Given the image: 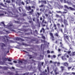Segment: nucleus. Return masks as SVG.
Listing matches in <instances>:
<instances>
[{"mask_svg":"<svg viewBox=\"0 0 75 75\" xmlns=\"http://www.w3.org/2000/svg\"><path fill=\"white\" fill-rule=\"evenodd\" d=\"M1 23L4 25V27L5 28H8L11 31H12L13 32H14L15 31V30L12 29V28H14L13 25L12 24H11L10 23H8V25L7 26L4 25V23L3 22H1Z\"/></svg>","mask_w":75,"mask_h":75,"instance_id":"nucleus-1","label":"nucleus"},{"mask_svg":"<svg viewBox=\"0 0 75 75\" xmlns=\"http://www.w3.org/2000/svg\"><path fill=\"white\" fill-rule=\"evenodd\" d=\"M7 14H8V16H10L11 17H18V15L15 14H13L11 12H9L8 14L7 13Z\"/></svg>","mask_w":75,"mask_h":75,"instance_id":"nucleus-2","label":"nucleus"},{"mask_svg":"<svg viewBox=\"0 0 75 75\" xmlns=\"http://www.w3.org/2000/svg\"><path fill=\"white\" fill-rule=\"evenodd\" d=\"M54 73L55 75H58V74H59V72H61V71H59V69H58V68L56 67L55 69L54 70Z\"/></svg>","mask_w":75,"mask_h":75,"instance_id":"nucleus-3","label":"nucleus"},{"mask_svg":"<svg viewBox=\"0 0 75 75\" xmlns=\"http://www.w3.org/2000/svg\"><path fill=\"white\" fill-rule=\"evenodd\" d=\"M41 41L42 42H44V44L43 45V51H44V49L45 48V46H46V44H49L50 43H47V42L45 40H41Z\"/></svg>","mask_w":75,"mask_h":75,"instance_id":"nucleus-4","label":"nucleus"},{"mask_svg":"<svg viewBox=\"0 0 75 75\" xmlns=\"http://www.w3.org/2000/svg\"><path fill=\"white\" fill-rule=\"evenodd\" d=\"M47 0V2H48V5L50 7V9L52 10L53 8V7H52V6H51V5H50V4H49V3H50L51 4L52 3H53V2H54V1H54V0H51V1H48Z\"/></svg>","mask_w":75,"mask_h":75,"instance_id":"nucleus-5","label":"nucleus"},{"mask_svg":"<svg viewBox=\"0 0 75 75\" xmlns=\"http://www.w3.org/2000/svg\"><path fill=\"white\" fill-rule=\"evenodd\" d=\"M66 8H67V9H68V10H72V11H74L75 10V9L71 7H68L67 6H66Z\"/></svg>","mask_w":75,"mask_h":75,"instance_id":"nucleus-6","label":"nucleus"},{"mask_svg":"<svg viewBox=\"0 0 75 75\" xmlns=\"http://www.w3.org/2000/svg\"><path fill=\"white\" fill-rule=\"evenodd\" d=\"M16 40H17V41H18L19 40H21V41H24V40L20 38H16Z\"/></svg>","mask_w":75,"mask_h":75,"instance_id":"nucleus-7","label":"nucleus"},{"mask_svg":"<svg viewBox=\"0 0 75 75\" xmlns=\"http://www.w3.org/2000/svg\"><path fill=\"white\" fill-rule=\"evenodd\" d=\"M0 45H1V49H3H3H4V48H3V47H5V46H6V45H5V44L3 43H0Z\"/></svg>","mask_w":75,"mask_h":75,"instance_id":"nucleus-8","label":"nucleus"},{"mask_svg":"<svg viewBox=\"0 0 75 75\" xmlns=\"http://www.w3.org/2000/svg\"><path fill=\"white\" fill-rule=\"evenodd\" d=\"M66 55V54H65L64 55V56H62V60H63V61H64V60H65L66 59V58H65V57H66V56L65 55Z\"/></svg>","mask_w":75,"mask_h":75,"instance_id":"nucleus-9","label":"nucleus"},{"mask_svg":"<svg viewBox=\"0 0 75 75\" xmlns=\"http://www.w3.org/2000/svg\"><path fill=\"white\" fill-rule=\"evenodd\" d=\"M50 34L51 36L52 37V41H54V36H53V35L52 34V33H50Z\"/></svg>","mask_w":75,"mask_h":75,"instance_id":"nucleus-10","label":"nucleus"},{"mask_svg":"<svg viewBox=\"0 0 75 75\" xmlns=\"http://www.w3.org/2000/svg\"><path fill=\"white\" fill-rule=\"evenodd\" d=\"M5 38H6V40H7V42H8V40L7 39V38H9L8 36H5L4 37H3V39H4V40H5Z\"/></svg>","mask_w":75,"mask_h":75,"instance_id":"nucleus-11","label":"nucleus"},{"mask_svg":"<svg viewBox=\"0 0 75 75\" xmlns=\"http://www.w3.org/2000/svg\"><path fill=\"white\" fill-rule=\"evenodd\" d=\"M43 31V33H45V29H44V28H42V30H41L40 31V32L41 33V32H42V31Z\"/></svg>","mask_w":75,"mask_h":75,"instance_id":"nucleus-12","label":"nucleus"},{"mask_svg":"<svg viewBox=\"0 0 75 75\" xmlns=\"http://www.w3.org/2000/svg\"><path fill=\"white\" fill-rule=\"evenodd\" d=\"M75 52H72V53L70 54V56L71 57L72 56H75Z\"/></svg>","mask_w":75,"mask_h":75,"instance_id":"nucleus-13","label":"nucleus"},{"mask_svg":"<svg viewBox=\"0 0 75 75\" xmlns=\"http://www.w3.org/2000/svg\"><path fill=\"white\" fill-rule=\"evenodd\" d=\"M2 59H3V61L4 62V61H7V59H8L7 58H6L3 57Z\"/></svg>","mask_w":75,"mask_h":75,"instance_id":"nucleus-14","label":"nucleus"},{"mask_svg":"<svg viewBox=\"0 0 75 75\" xmlns=\"http://www.w3.org/2000/svg\"><path fill=\"white\" fill-rule=\"evenodd\" d=\"M17 44H19V45H25V43H22V44L20 43L19 42H17Z\"/></svg>","mask_w":75,"mask_h":75,"instance_id":"nucleus-15","label":"nucleus"},{"mask_svg":"<svg viewBox=\"0 0 75 75\" xmlns=\"http://www.w3.org/2000/svg\"><path fill=\"white\" fill-rule=\"evenodd\" d=\"M41 2L42 3H44V4H46L47 3V2L45 1H41Z\"/></svg>","mask_w":75,"mask_h":75,"instance_id":"nucleus-16","label":"nucleus"},{"mask_svg":"<svg viewBox=\"0 0 75 75\" xmlns=\"http://www.w3.org/2000/svg\"><path fill=\"white\" fill-rule=\"evenodd\" d=\"M25 2H26V4H28L29 3H30V0H27L26 1H25Z\"/></svg>","mask_w":75,"mask_h":75,"instance_id":"nucleus-17","label":"nucleus"},{"mask_svg":"<svg viewBox=\"0 0 75 75\" xmlns=\"http://www.w3.org/2000/svg\"><path fill=\"white\" fill-rule=\"evenodd\" d=\"M40 75H47V73L44 71L42 74H40Z\"/></svg>","mask_w":75,"mask_h":75,"instance_id":"nucleus-18","label":"nucleus"},{"mask_svg":"<svg viewBox=\"0 0 75 75\" xmlns=\"http://www.w3.org/2000/svg\"><path fill=\"white\" fill-rule=\"evenodd\" d=\"M60 68H61V69H62L61 72H62V71H64V67H63L61 66L60 67Z\"/></svg>","mask_w":75,"mask_h":75,"instance_id":"nucleus-19","label":"nucleus"},{"mask_svg":"<svg viewBox=\"0 0 75 75\" xmlns=\"http://www.w3.org/2000/svg\"><path fill=\"white\" fill-rule=\"evenodd\" d=\"M19 64H23V62L19 60L18 62Z\"/></svg>","mask_w":75,"mask_h":75,"instance_id":"nucleus-20","label":"nucleus"},{"mask_svg":"<svg viewBox=\"0 0 75 75\" xmlns=\"http://www.w3.org/2000/svg\"><path fill=\"white\" fill-rule=\"evenodd\" d=\"M27 10H31V7L30 6H29L27 8Z\"/></svg>","mask_w":75,"mask_h":75,"instance_id":"nucleus-21","label":"nucleus"},{"mask_svg":"<svg viewBox=\"0 0 75 75\" xmlns=\"http://www.w3.org/2000/svg\"><path fill=\"white\" fill-rule=\"evenodd\" d=\"M34 11H33V9H32L31 11H30L29 12L31 14H33V12Z\"/></svg>","mask_w":75,"mask_h":75,"instance_id":"nucleus-22","label":"nucleus"},{"mask_svg":"<svg viewBox=\"0 0 75 75\" xmlns=\"http://www.w3.org/2000/svg\"><path fill=\"white\" fill-rule=\"evenodd\" d=\"M18 20L19 21H20V20H21V21H24V19L23 18H22V19L19 18L18 19Z\"/></svg>","mask_w":75,"mask_h":75,"instance_id":"nucleus-23","label":"nucleus"},{"mask_svg":"<svg viewBox=\"0 0 75 75\" xmlns=\"http://www.w3.org/2000/svg\"><path fill=\"white\" fill-rule=\"evenodd\" d=\"M29 69H31L32 68V66H29L28 67Z\"/></svg>","mask_w":75,"mask_h":75,"instance_id":"nucleus-24","label":"nucleus"},{"mask_svg":"<svg viewBox=\"0 0 75 75\" xmlns=\"http://www.w3.org/2000/svg\"><path fill=\"white\" fill-rule=\"evenodd\" d=\"M55 6L56 7H58V4L57 3H55Z\"/></svg>","mask_w":75,"mask_h":75,"instance_id":"nucleus-25","label":"nucleus"},{"mask_svg":"<svg viewBox=\"0 0 75 75\" xmlns=\"http://www.w3.org/2000/svg\"><path fill=\"white\" fill-rule=\"evenodd\" d=\"M67 53H68V54H69V55H70L71 54H70V53H71V51H67L66 52Z\"/></svg>","mask_w":75,"mask_h":75,"instance_id":"nucleus-26","label":"nucleus"},{"mask_svg":"<svg viewBox=\"0 0 75 75\" xmlns=\"http://www.w3.org/2000/svg\"><path fill=\"white\" fill-rule=\"evenodd\" d=\"M66 3H68V4H69L70 3V2L69 1V0H67Z\"/></svg>","mask_w":75,"mask_h":75,"instance_id":"nucleus-27","label":"nucleus"},{"mask_svg":"<svg viewBox=\"0 0 75 75\" xmlns=\"http://www.w3.org/2000/svg\"><path fill=\"white\" fill-rule=\"evenodd\" d=\"M56 17L57 18H59V17H60V16H59V15H58L57 14H56Z\"/></svg>","mask_w":75,"mask_h":75,"instance_id":"nucleus-28","label":"nucleus"},{"mask_svg":"<svg viewBox=\"0 0 75 75\" xmlns=\"http://www.w3.org/2000/svg\"><path fill=\"white\" fill-rule=\"evenodd\" d=\"M57 25L58 28H59L60 27V24L59 23H57Z\"/></svg>","mask_w":75,"mask_h":75,"instance_id":"nucleus-29","label":"nucleus"},{"mask_svg":"<svg viewBox=\"0 0 75 75\" xmlns=\"http://www.w3.org/2000/svg\"><path fill=\"white\" fill-rule=\"evenodd\" d=\"M22 9V8L21 7H19V10L20 12H21V10Z\"/></svg>","mask_w":75,"mask_h":75,"instance_id":"nucleus-30","label":"nucleus"},{"mask_svg":"<svg viewBox=\"0 0 75 75\" xmlns=\"http://www.w3.org/2000/svg\"><path fill=\"white\" fill-rule=\"evenodd\" d=\"M56 12L57 13H61L62 14V12L61 11H56Z\"/></svg>","mask_w":75,"mask_h":75,"instance_id":"nucleus-31","label":"nucleus"},{"mask_svg":"<svg viewBox=\"0 0 75 75\" xmlns=\"http://www.w3.org/2000/svg\"><path fill=\"white\" fill-rule=\"evenodd\" d=\"M60 44L61 45L62 47L63 48H64V47H62V43L61 42H60Z\"/></svg>","mask_w":75,"mask_h":75,"instance_id":"nucleus-32","label":"nucleus"},{"mask_svg":"<svg viewBox=\"0 0 75 75\" xmlns=\"http://www.w3.org/2000/svg\"><path fill=\"white\" fill-rule=\"evenodd\" d=\"M37 22L38 23H39V26H40V24L39 23V19H37Z\"/></svg>","mask_w":75,"mask_h":75,"instance_id":"nucleus-33","label":"nucleus"},{"mask_svg":"<svg viewBox=\"0 0 75 75\" xmlns=\"http://www.w3.org/2000/svg\"><path fill=\"white\" fill-rule=\"evenodd\" d=\"M6 3H10V1H8V0L6 1Z\"/></svg>","mask_w":75,"mask_h":75,"instance_id":"nucleus-34","label":"nucleus"},{"mask_svg":"<svg viewBox=\"0 0 75 75\" xmlns=\"http://www.w3.org/2000/svg\"><path fill=\"white\" fill-rule=\"evenodd\" d=\"M60 65V62H58L57 63V66H58V67H59Z\"/></svg>","mask_w":75,"mask_h":75,"instance_id":"nucleus-35","label":"nucleus"},{"mask_svg":"<svg viewBox=\"0 0 75 75\" xmlns=\"http://www.w3.org/2000/svg\"><path fill=\"white\" fill-rule=\"evenodd\" d=\"M24 61L25 62H24V64H27V60H24Z\"/></svg>","mask_w":75,"mask_h":75,"instance_id":"nucleus-36","label":"nucleus"},{"mask_svg":"<svg viewBox=\"0 0 75 75\" xmlns=\"http://www.w3.org/2000/svg\"><path fill=\"white\" fill-rule=\"evenodd\" d=\"M44 54V53H43V54H40V57H44V55H43Z\"/></svg>","mask_w":75,"mask_h":75,"instance_id":"nucleus-37","label":"nucleus"},{"mask_svg":"<svg viewBox=\"0 0 75 75\" xmlns=\"http://www.w3.org/2000/svg\"><path fill=\"white\" fill-rule=\"evenodd\" d=\"M14 22H15V23H19V22L18 21H14Z\"/></svg>","mask_w":75,"mask_h":75,"instance_id":"nucleus-38","label":"nucleus"},{"mask_svg":"<svg viewBox=\"0 0 75 75\" xmlns=\"http://www.w3.org/2000/svg\"><path fill=\"white\" fill-rule=\"evenodd\" d=\"M42 38L43 39H44V40H45V36H42Z\"/></svg>","mask_w":75,"mask_h":75,"instance_id":"nucleus-39","label":"nucleus"},{"mask_svg":"<svg viewBox=\"0 0 75 75\" xmlns=\"http://www.w3.org/2000/svg\"><path fill=\"white\" fill-rule=\"evenodd\" d=\"M64 24H65V25H66V20H65V19L64 20Z\"/></svg>","mask_w":75,"mask_h":75,"instance_id":"nucleus-40","label":"nucleus"},{"mask_svg":"<svg viewBox=\"0 0 75 75\" xmlns=\"http://www.w3.org/2000/svg\"><path fill=\"white\" fill-rule=\"evenodd\" d=\"M41 50L42 51V44L41 46Z\"/></svg>","mask_w":75,"mask_h":75,"instance_id":"nucleus-41","label":"nucleus"},{"mask_svg":"<svg viewBox=\"0 0 75 75\" xmlns=\"http://www.w3.org/2000/svg\"><path fill=\"white\" fill-rule=\"evenodd\" d=\"M28 74V73H26L24 74H23L22 75H27Z\"/></svg>","mask_w":75,"mask_h":75,"instance_id":"nucleus-42","label":"nucleus"},{"mask_svg":"<svg viewBox=\"0 0 75 75\" xmlns=\"http://www.w3.org/2000/svg\"><path fill=\"white\" fill-rule=\"evenodd\" d=\"M47 54H50V51L49 50H48L47 51Z\"/></svg>","mask_w":75,"mask_h":75,"instance_id":"nucleus-43","label":"nucleus"},{"mask_svg":"<svg viewBox=\"0 0 75 75\" xmlns=\"http://www.w3.org/2000/svg\"><path fill=\"white\" fill-rule=\"evenodd\" d=\"M0 6H3V7H4V4H2L1 3H0Z\"/></svg>","mask_w":75,"mask_h":75,"instance_id":"nucleus-44","label":"nucleus"},{"mask_svg":"<svg viewBox=\"0 0 75 75\" xmlns=\"http://www.w3.org/2000/svg\"><path fill=\"white\" fill-rule=\"evenodd\" d=\"M62 64H63L64 65V66H66V63H62Z\"/></svg>","mask_w":75,"mask_h":75,"instance_id":"nucleus-45","label":"nucleus"},{"mask_svg":"<svg viewBox=\"0 0 75 75\" xmlns=\"http://www.w3.org/2000/svg\"><path fill=\"white\" fill-rule=\"evenodd\" d=\"M6 33H8V34L9 33H10L11 32H9V31H6Z\"/></svg>","mask_w":75,"mask_h":75,"instance_id":"nucleus-46","label":"nucleus"},{"mask_svg":"<svg viewBox=\"0 0 75 75\" xmlns=\"http://www.w3.org/2000/svg\"><path fill=\"white\" fill-rule=\"evenodd\" d=\"M4 16V14L3 13L0 14V17H1V16Z\"/></svg>","mask_w":75,"mask_h":75,"instance_id":"nucleus-47","label":"nucleus"},{"mask_svg":"<svg viewBox=\"0 0 75 75\" xmlns=\"http://www.w3.org/2000/svg\"><path fill=\"white\" fill-rule=\"evenodd\" d=\"M55 35L57 37H58V33H56L55 34Z\"/></svg>","mask_w":75,"mask_h":75,"instance_id":"nucleus-48","label":"nucleus"},{"mask_svg":"<svg viewBox=\"0 0 75 75\" xmlns=\"http://www.w3.org/2000/svg\"><path fill=\"white\" fill-rule=\"evenodd\" d=\"M33 21H35V18H33Z\"/></svg>","mask_w":75,"mask_h":75,"instance_id":"nucleus-49","label":"nucleus"},{"mask_svg":"<svg viewBox=\"0 0 75 75\" xmlns=\"http://www.w3.org/2000/svg\"><path fill=\"white\" fill-rule=\"evenodd\" d=\"M4 68L5 69H7L8 67H4Z\"/></svg>","mask_w":75,"mask_h":75,"instance_id":"nucleus-50","label":"nucleus"},{"mask_svg":"<svg viewBox=\"0 0 75 75\" xmlns=\"http://www.w3.org/2000/svg\"><path fill=\"white\" fill-rule=\"evenodd\" d=\"M53 57L54 58H56V56H55V55H53Z\"/></svg>","mask_w":75,"mask_h":75,"instance_id":"nucleus-51","label":"nucleus"},{"mask_svg":"<svg viewBox=\"0 0 75 75\" xmlns=\"http://www.w3.org/2000/svg\"><path fill=\"white\" fill-rule=\"evenodd\" d=\"M53 71H52L50 72V74L51 75H52H52H54V74H53Z\"/></svg>","mask_w":75,"mask_h":75,"instance_id":"nucleus-52","label":"nucleus"},{"mask_svg":"<svg viewBox=\"0 0 75 75\" xmlns=\"http://www.w3.org/2000/svg\"><path fill=\"white\" fill-rule=\"evenodd\" d=\"M45 15L46 16V17H47L48 16V14H45Z\"/></svg>","mask_w":75,"mask_h":75,"instance_id":"nucleus-53","label":"nucleus"},{"mask_svg":"<svg viewBox=\"0 0 75 75\" xmlns=\"http://www.w3.org/2000/svg\"><path fill=\"white\" fill-rule=\"evenodd\" d=\"M59 7L61 8H63V6H59Z\"/></svg>","mask_w":75,"mask_h":75,"instance_id":"nucleus-54","label":"nucleus"},{"mask_svg":"<svg viewBox=\"0 0 75 75\" xmlns=\"http://www.w3.org/2000/svg\"><path fill=\"white\" fill-rule=\"evenodd\" d=\"M13 62H14V63H15V64H16L17 62V61H13Z\"/></svg>","mask_w":75,"mask_h":75,"instance_id":"nucleus-55","label":"nucleus"},{"mask_svg":"<svg viewBox=\"0 0 75 75\" xmlns=\"http://www.w3.org/2000/svg\"><path fill=\"white\" fill-rule=\"evenodd\" d=\"M71 68H72V67H68V69H71Z\"/></svg>","mask_w":75,"mask_h":75,"instance_id":"nucleus-56","label":"nucleus"},{"mask_svg":"<svg viewBox=\"0 0 75 75\" xmlns=\"http://www.w3.org/2000/svg\"><path fill=\"white\" fill-rule=\"evenodd\" d=\"M8 64H10V65H13V63H12L8 62Z\"/></svg>","mask_w":75,"mask_h":75,"instance_id":"nucleus-57","label":"nucleus"},{"mask_svg":"<svg viewBox=\"0 0 75 75\" xmlns=\"http://www.w3.org/2000/svg\"><path fill=\"white\" fill-rule=\"evenodd\" d=\"M37 14H38V17L39 16H40V14L38 12L37 13Z\"/></svg>","mask_w":75,"mask_h":75,"instance_id":"nucleus-58","label":"nucleus"},{"mask_svg":"<svg viewBox=\"0 0 75 75\" xmlns=\"http://www.w3.org/2000/svg\"><path fill=\"white\" fill-rule=\"evenodd\" d=\"M50 63H53V64H54V62H52L51 60L50 61Z\"/></svg>","mask_w":75,"mask_h":75,"instance_id":"nucleus-59","label":"nucleus"},{"mask_svg":"<svg viewBox=\"0 0 75 75\" xmlns=\"http://www.w3.org/2000/svg\"><path fill=\"white\" fill-rule=\"evenodd\" d=\"M21 4H23V5H24V2L23 1L22 2Z\"/></svg>","mask_w":75,"mask_h":75,"instance_id":"nucleus-60","label":"nucleus"},{"mask_svg":"<svg viewBox=\"0 0 75 75\" xmlns=\"http://www.w3.org/2000/svg\"><path fill=\"white\" fill-rule=\"evenodd\" d=\"M62 55V54H59L58 55V57H60V56H61V55Z\"/></svg>","mask_w":75,"mask_h":75,"instance_id":"nucleus-61","label":"nucleus"},{"mask_svg":"<svg viewBox=\"0 0 75 75\" xmlns=\"http://www.w3.org/2000/svg\"><path fill=\"white\" fill-rule=\"evenodd\" d=\"M70 74V73H67V72H66V75H69V74Z\"/></svg>","mask_w":75,"mask_h":75,"instance_id":"nucleus-62","label":"nucleus"},{"mask_svg":"<svg viewBox=\"0 0 75 75\" xmlns=\"http://www.w3.org/2000/svg\"><path fill=\"white\" fill-rule=\"evenodd\" d=\"M47 71H48V72H49V67H47Z\"/></svg>","mask_w":75,"mask_h":75,"instance_id":"nucleus-63","label":"nucleus"},{"mask_svg":"<svg viewBox=\"0 0 75 75\" xmlns=\"http://www.w3.org/2000/svg\"><path fill=\"white\" fill-rule=\"evenodd\" d=\"M35 33H36V34H38V32H37V30H35Z\"/></svg>","mask_w":75,"mask_h":75,"instance_id":"nucleus-64","label":"nucleus"}]
</instances>
